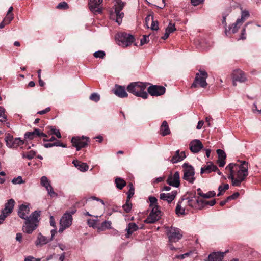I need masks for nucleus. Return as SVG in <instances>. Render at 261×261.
<instances>
[{"instance_id":"obj_48","label":"nucleus","mask_w":261,"mask_h":261,"mask_svg":"<svg viewBox=\"0 0 261 261\" xmlns=\"http://www.w3.org/2000/svg\"><path fill=\"white\" fill-rule=\"evenodd\" d=\"M36 154V152L34 151L31 150L29 152H28L26 154H23V157L26 158L28 159L29 160H31L33 159L35 155Z\"/></svg>"},{"instance_id":"obj_17","label":"nucleus","mask_w":261,"mask_h":261,"mask_svg":"<svg viewBox=\"0 0 261 261\" xmlns=\"http://www.w3.org/2000/svg\"><path fill=\"white\" fill-rule=\"evenodd\" d=\"M15 204V201L13 199H9L5 204V208L2 211V214L8 217L13 211Z\"/></svg>"},{"instance_id":"obj_59","label":"nucleus","mask_w":261,"mask_h":261,"mask_svg":"<svg viewBox=\"0 0 261 261\" xmlns=\"http://www.w3.org/2000/svg\"><path fill=\"white\" fill-rule=\"evenodd\" d=\"M50 224L51 226L56 227V222L53 216H50Z\"/></svg>"},{"instance_id":"obj_30","label":"nucleus","mask_w":261,"mask_h":261,"mask_svg":"<svg viewBox=\"0 0 261 261\" xmlns=\"http://www.w3.org/2000/svg\"><path fill=\"white\" fill-rule=\"evenodd\" d=\"M111 221H105L101 223L100 226L97 227V229L99 231H103L106 229H110L111 228Z\"/></svg>"},{"instance_id":"obj_3","label":"nucleus","mask_w":261,"mask_h":261,"mask_svg":"<svg viewBox=\"0 0 261 261\" xmlns=\"http://www.w3.org/2000/svg\"><path fill=\"white\" fill-rule=\"evenodd\" d=\"M150 85L149 83H143L137 82L131 83L128 85L127 90L137 97H140L143 99H146L148 97L147 93L145 91L146 87Z\"/></svg>"},{"instance_id":"obj_40","label":"nucleus","mask_w":261,"mask_h":261,"mask_svg":"<svg viewBox=\"0 0 261 261\" xmlns=\"http://www.w3.org/2000/svg\"><path fill=\"white\" fill-rule=\"evenodd\" d=\"M116 16V21L119 24L122 22V19L124 17V13L121 12H115Z\"/></svg>"},{"instance_id":"obj_1","label":"nucleus","mask_w":261,"mask_h":261,"mask_svg":"<svg viewBox=\"0 0 261 261\" xmlns=\"http://www.w3.org/2000/svg\"><path fill=\"white\" fill-rule=\"evenodd\" d=\"M248 163L246 161H241V164L238 165L231 163L228 165L225 169L230 172L228 178L231 179L233 186H239L248 174Z\"/></svg>"},{"instance_id":"obj_34","label":"nucleus","mask_w":261,"mask_h":261,"mask_svg":"<svg viewBox=\"0 0 261 261\" xmlns=\"http://www.w3.org/2000/svg\"><path fill=\"white\" fill-rule=\"evenodd\" d=\"M117 5L115 6V12H121L124 7V3L121 0H116Z\"/></svg>"},{"instance_id":"obj_35","label":"nucleus","mask_w":261,"mask_h":261,"mask_svg":"<svg viewBox=\"0 0 261 261\" xmlns=\"http://www.w3.org/2000/svg\"><path fill=\"white\" fill-rule=\"evenodd\" d=\"M117 5L115 6V12H121L124 7V3L121 0H116Z\"/></svg>"},{"instance_id":"obj_28","label":"nucleus","mask_w":261,"mask_h":261,"mask_svg":"<svg viewBox=\"0 0 261 261\" xmlns=\"http://www.w3.org/2000/svg\"><path fill=\"white\" fill-rule=\"evenodd\" d=\"M182 154H184V156L180 154V151L178 150L176 151L175 154L172 157L171 161L173 163H176L178 162L182 161L186 158L185 153L184 151H182Z\"/></svg>"},{"instance_id":"obj_62","label":"nucleus","mask_w":261,"mask_h":261,"mask_svg":"<svg viewBox=\"0 0 261 261\" xmlns=\"http://www.w3.org/2000/svg\"><path fill=\"white\" fill-rule=\"evenodd\" d=\"M218 163L220 167H223L225 164V160H218Z\"/></svg>"},{"instance_id":"obj_18","label":"nucleus","mask_w":261,"mask_h":261,"mask_svg":"<svg viewBox=\"0 0 261 261\" xmlns=\"http://www.w3.org/2000/svg\"><path fill=\"white\" fill-rule=\"evenodd\" d=\"M71 142L73 146L75 147L76 150H80L82 148L85 147L87 145V142L82 140L80 137H73L71 139Z\"/></svg>"},{"instance_id":"obj_33","label":"nucleus","mask_w":261,"mask_h":261,"mask_svg":"<svg viewBox=\"0 0 261 261\" xmlns=\"http://www.w3.org/2000/svg\"><path fill=\"white\" fill-rule=\"evenodd\" d=\"M182 202L181 201H179L178 203L177 204L175 212L177 215H183L185 214V209L181 207V203Z\"/></svg>"},{"instance_id":"obj_60","label":"nucleus","mask_w":261,"mask_h":261,"mask_svg":"<svg viewBox=\"0 0 261 261\" xmlns=\"http://www.w3.org/2000/svg\"><path fill=\"white\" fill-rule=\"evenodd\" d=\"M55 145L56 146H61L62 147H66L67 145L66 144L61 143L59 141L55 142Z\"/></svg>"},{"instance_id":"obj_32","label":"nucleus","mask_w":261,"mask_h":261,"mask_svg":"<svg viewBox=\"0 0 261 261\" xmlns=\"http://www.w3.org/2000/svg\"><path fill=\"white\" fill-rule=\"evenodd\" d=\"M216 193L214 191H209L206 194L203 193H200L199 196L202 197L203 198H210L215 197Z\"/></svg>"},{"instance_id":"obj_7","label":"nucleus","mask_w":261,"mask_h":261,"mask_svg":"<svg viewBox=\"0 0 261 261\" xmlns=\"http://www.w3.org/2000/svg\"><path fill=\"white\" fill-rule=\"evenodd\" d=\"M167 236L170 243H175L180 240L183 234L180 229L171 227L167 232Z\"/></svg>"},{"instance_id":"obj_49","label":"nucleus","mask_w":261,"mask_h":261,"mask_svg":"<svg viewBox=\"0 0 261 261\" xmlns=\"http://www.w3.org/2000/svg\"><path fill=\"white\" fill-rule=\"evenodd\" d=\"M176 28L174 24H172L171 23H169L168 27L166 28V30L167 33L169 34L173 32L176 30Z\"/></svg>"},{"instance_id":"obj_39","label":"nucleus","mask_w":261,"mask_h":261,"mask_svg":"<svg viewBox=\"0 0 261 261\" xmlns=\"http://www.w3.org/2000/svg\"><path fill=\"white\" fill-rule=\"evenodd\" d=\"M128 186L129 187V190L127 193V199H129L130 200L131 197L133 196L135 192V189L133 187L132 183H129L128 185Z\"/></svg>"},{"instance_id":"obj_19","label":"nucleus","mask_w":261,"mask_h":261,"mask_svg":"<svg viewBox=\"0 0 261 261\" xmlns=\"http://www.w3.org/2000/svg\"><path fill=\"white\" fill-rule=\"evenodd\" d=\"M177 194L176 191H173L167 194L161 193L160 195V198L161 200L167 201L170 203L175 198Z\"/></svg>"},{"instance_id":"obj_16","label":"nucleus","mask_w":261,"mask_h":261,"mask_svg":"<svg viewBox=\"0 0 261 261\" xmlns=\"http://www.w3.org/2000/svg\"><path fill=\"white\" fill-rule=\"evenodd\" d=\"M36 136L46 137L47 135L38 128H35L33 132H27L24 134V138L25 139L31 140L34 139Z\"/></svg>"},{"instance_id":"obj_25","label":"nucleus","mask_w":261,"mask_h":261,"mask_svg":"<svg viewBox=\"0 0 261 261\" xmlns=\"http://www.w3.org/2000/svg\"><path fill=\"white\" fill-rule=\"evenodd\" d=\"M49 241H50L49 239L43 236L41 233H39L37 237V239L35 242V245L37 246H41L47 244Z\"/></svg>"},{"instance_id":"obj_36","label":"nucleus","mask_w":261,"mask_h":261,"mask_svg":"<svg viewBox=\"0 0 261 261\" xmlns=\"http://www.w3.org/2000/svg\"><path fill=\"white\" fill-rule=\"evenodd\" d=\"M150 202L149 207L152 208L153 207L159 206L157 203V199L155 197L150 196L148 198Z\"/></svg>"},{"instance_id":"obj_58","label":"nucleus","mask_w":261,"mask_h":261,"mask_svg":"<svg viewBox=\"0 0 261 261\" xmlns=\"http://www.w3.org/2000/svg\"><path fill=\"white\" fill-rule=\"evenodd\" d=\"M188 205L189 206H190L191 207H194L195 206V204L197 203H196V200H193L192 199H190V200H189L188 201Z\"/></svg>"},{"instance_id":"obj_2","label":"nucleus","mask_w":261,"mask_h":261,"mask_svg":"<svg viewBox=\"0 0 261 261\" xmlns=\"http://www.w3.org/2000/svg\"><path fill=\"white\" fill-rule=\"evenodd\" d=\"M29 211L28 205L21 204L19 206L18 212L19 216L25 220L23 230L24 232L28 234L31 233L36 228L39 222L38 218L40 216V211H35L29 217H28L27 215Z\"/></svg>"},{"instance_id":"obj_4","label":"nucleus","mask_w":261,"mask_h":261,"mask_svg":"<svg viewBox=\"0 0 261 261\" xmlns=\"http://www.w3.org/2000/svg\"><path fill=\"white\" fill-rule=\"evenodd\" d=\"M208 77V74L205 71L199 70V72L197 73L195 79L191 85V88H197L200 87L205 88L207 85L206 79Z\"/></svg>"},{"instance_id":"obj_31","label":"nucleus","mask_w":261,"mask_h":261,"mask_svg":"<svg viewBox=\"0 0 261 261\" xmlns=\"http://www.w3.org/2000/svg\"><path fill=\"white\" fill-rule=\"evenodd\" d=\"M45 188L46 191H47L48 195L51 197H55L57 196V195H58L57 194L54 192L53 188L52 186H51L50 184H48V186H45Z\"/></svg>"},{"instance_id":"obj_10","label":"nucleus","mask_w":261,"mask_h":261,"mask_svg":"<svg viewBox=\"0 0 261 261\" xmlns=\"http://www.w3.org/2000/svg\"><path fill=\"white\" fill-rule=\"evenodd\" d=\"M149 216L144 220V223L148 224L154 223L160 219L161 211L159 206L153 207Z\"/></svg>"},{"instance_id":"obj_57","label":"nucleus","mask_w":261,"mask_h":261,"mask_svg":"<svg viewBox=\"0 0 261 261\" xmlns=\"http://www.w3.org/2000/svg\"><path fill=\"white\" fill-rule=\"evenodd\" d=\"M50 108L49 107H47L43 110L38 111L37 112V114H39L40 115H43V114H44L48 112L49 111H50Z\"/></svg>"},{"instance_id":"obj_11","label":"nucleus","mask_w":261,"mask_h":261,"mask_svg":"<svg viewBox=\"0 0 261 261\" xmlns=\"http://www.w3.org/2000/svg\"><path fill=\"white\" fill-rule=\"evenodd\" d=\"M166 89L163 86L151 85L147 88L148 93L152 96H159L165 93Z\"/></svg>"},{"instance_id":"obj_44","label":"nucleus","mask_w":261,"mask_h":261,"mask_svg":"<svg viewBox=\"0 0 261 261\" xmlns=\"http://www.w3.org/2000/svg\"><path fill=\"white\" fill-rule=\"evenodd\" d=\"M40 184L41 186L45 187V186H48V184H50V183L47 178L46 176H43L41 178Z\"/></svg>"},{"instance_id":"obj_21","label":"nucleus","mask_w":261,"mask_h":261,"mask_svg":"<svg viewBox=\"0 0 261 261\" xmlns=\"http://www.w3.org/2000/svg\"><path fill=\"white\" fill-rule=\"evenodd\" d=\"M218 170V167L215 165L212 162H209L207 165L202 167L200 170V173H211L212 171H216Z\"/></svg>"},{"instance_id":"obj_53","label":"nucleus","mask_w":261,"mask_h":261,"mask_svg":"<svg viewBox=\"0 0 261 261\" xmlns=\"http://www.w3.org/2000/svg\"><path fill=\"white\" fill-rule=\"evenodd\" d=\"M151 29L152 30H158L159 29V24L157 21H154L153 20L152 21L151 27Z\"/></svg>"},{"instance_id":"obj_52","label":"nucleus","mask_w":261,"mask_h":261,"mask_svg":"<svg viewBox=\"0 0 261 261\" xmlns=\"http://www.w3.org/2000/svg\"><path fill=\"white\" fill-rule=\"evenodd\" d=\"M149 36V35H143V38L140 40V45H143L147 43L148 42Z\"/></svg>"},{"instance_id":"obj_63","label":"nucleus","mask_w":261,"mask_h":261,"mask_svg":"<svg viewBox=\"0 0 261 261\" xmlns=\"http://www.w3.org/2000/svg\"><path fill=\"white\" fill-rule=\"evenodd\" d=\"M245 28H244L242 31H241V36H240V39H246V37H245Z\"/></svg>"},{"instance_id":"obj_54","label":"nucleus","mask_w":261,"mask_h":261,"mask_svg":"<svg viewBox=\"0 0 261 261\" xmlns=\"http://www.w3.org/2000/svg\"><path fill=\"white\" fill-rule=\"evenodd\" d=\"M51 130L52 132V134L56 135L57 137L58 138H61V135L59 130H56L55 128H52Z\"/></svg>"},{"instance_id":"obj_43","label":"nucleus","mask_w":261,"mask_h":261,"mask_svg":"<svg viewBox=\"0 0 261 261\" xmlns=\"http://www.w3.org/2000/svg\"><path fill=\"white\" fill-rule=\"evenodd\" d=\"M217 153L218 155L219 159L218 160H225L226 158V155L225 152L220 149H218L217 150Z\"/></svg>"},{"instance_id":"obj_14","label":"nucleus","mask_w":261,"mask_h":261,"mask_svg":"<svg viewBox=\"0 0 261 261\" xmlns=\"http://www.w3.org/2000/svg\"><path fill=\"white\" fill-rule=\"evenodd\" d=\"M249 16V13L248 11L244 10L242 12L241 18L238 19L236 23L233 24L234 26L232 29V32L233 34L238 31L240 26L244 22L245 18L248 17Z\"/></svg>"},{"instance_id":"obj_46","label":"nucleus","mask_w":261,"mask_h":261,"mask_svg":"<svg viewBox=\"0 0 261 261\" xmlns=\"http://www.w3.org/2000/svg\"><path fill=\"white\" fill-rule=\"evenodd\" d=\"M97 220L94 219H88L87 220V224L89 227H92L93 228H97L96 223Z\"/></svg>"},{"instance_id":"obj_45","label":"nucleus","mask_w":261,"mask_h":261,"mask_svg":"<svg viewBox=\"0 0 261 261\" xmlns=\"http://www.w3.org/2000/svg\"><path fill=\"white\" fill-rule=\"evenodd\" d=\"M93 55L96 58H99L100 59H103L105 56V53L103 51L99 50L95 52Z\"/></svg>"},{"instance_id":"obj_41","label":"nucleus","mask_w":261,"mask_h":261,"mask_svg":"<svg viewBox=\"0 0 261 261\" xmlns=\"http://www.w3.org/2000/svg\"><path fill=\"white\" fill-rule=\"evenodd\" d=\"M90 99L95 102H97L100 98V95L97 93H92L89 97Z\"/></svg>"},{"instance_id":"obj_42","label":"nucleus","mask_w":261,"mask_h":261,"mask_svg":"<svg viewBox=\"0 0 261 261\" xmlns=\"http://www.w3.org/2000/svg\"><path fill=\"white\" fill-rule=\"evenodd\" d=\"M79 170L82 172H85L88 170L89 166L85 163H81L80 165L76 167Z\"/></svg>"},{"instance_id":"obj_37","label":"nucleus","mask_w":261,"mask_h":261,"mask_svg":"<svg viewBox=\"0 0 261 261\" xmlns=\"http://www.w3.org/2000/svg\"><path fill=\"white\" fill-rule=\"evenodd\" d=\"M132 204L129 199H127L126 203L123 205V208L124 211L126 213H129L132 209Z\"/></svg>"},{"instance_id":"obj_61","label":"nucleus","mask_w":261,"mask_h":261,"mask_svg":"<svg viewBox=\"0 0 261 261\" xmlns=\"http://www.w3.org/2000/svg\"><path fill=\"white\" fill-rule=\"evenodd\" d=\"M189 255V253H185L184 254L176 255V257L177 258H178V259H182L185 258L186 257H187V256H188Z\"/></svg>"},{"instance_id":"obj_8","label":"nucleus","mask_w":261,"mask_h":261,"mask_svg":"<svg viewBox=\"0 0 261 261\" xmlns=\"http://www.w3.org/2000/svg\"><path fill=\"white\" fill-rule=\"evenodd\" d=\"M5 140L6 145L9 148H16L24 143V140H21L20 138H14L13 136L10 134L6 135Z\"/></svg>"},{"instance_id":"obj_13","label":"nucleus","mask_w":261,"mask_h":261,"mask_svg":"<svg viewBox=\"0 0 261 261\" xmlns=\"http://www.w3.org/2000/svg\"><path fill=\"white\" fill-rule=\"evenodd\" d=\"M102 0H89V8L91 12L94 14L100 13L101 12V8L100 4Z\"/></svg>"},{"instance_id":"obj_15","label":"nucleus","mask_w":261,"mask_h":261,"mask_svg":"<svg viewBox=\"0 0 261 261\" xmlns=\"http://www.w3.org/2000/svg\"><path fill=\"white\" fill-rule=\"evenodd\" d=\"M189 148L192 152L196 153L203 148V145L199 140L195 139L190 143Z\"/></svg>"},{"instance_id":"obj_56","label":"nucleus","mask_w":261,"mask_h":261,"mask_svg":"<svg viewBox=\"0 0 261 261\" xmlns=\"http://www.w3.org/2000/svg\"><path fill=\"white\" fill-rule=\"evenodd\" d=\"M203 1L204 0H191V3L193 6H197Z\"/></svg>"},{"instance_id":"obj_24","label":"nucleus","mask_w":261,"mask_h":261,"mask_svg":"<svg viewBox=\"0 0 261 261\" xmlns=\"http://www.w3.org/2000/svg\"><path fill=\"white\" fill-rule=\"evenodd\" d=\"M196 201L200 210L203 208L206 205L213 206L216 203V200L215 199L211 201H206L203 199H197Z\"/></svg>"},{"instance_id":"obj_12","label":"nucleus","mask_w":261,"mask_h":261,"mask_svg":"<svg viewBox=\"0 0 261 261\" xmlns=\"http://www.w3.org/2000/svg\"><path fill=\"white\" fill-rule=\"evenodd\" d=\"M166 181L170 186L176 188L179 187L180 184L179 172L176 171L173 175L172 174H170Z\"/></svg>"},{"instance_id":"obj_47","label":"nucleus","mask_w":261,"mask_h":261,"mask_svg":"<svg viewBox=\"0 0 261 261\" xmlns=\"http://www.w3.org/2000/svg\"><path fill=\"white\" fill-rule=\"evenodd\" d=\"M12 182L13 184H21L24 183V181L23 180L22 177L19 176L17 178H14L12 179Z\"/></svg>"},{"instance_id":"obj_51","label":"nucleus","mask_w":261,"mask_h":261,"mask_svg":"<svg viewBox=\"0 0 261 261\" xmlns=\"http://www.w3.org/2000/svg\"><path fill=\"white\" fill-rule=\"evenodd\" d=\"M14 16L13 15H8L7 14L6 17L4 19V21H5L6 24H9L10 22L13 19Z\"/></svg>"},{"instance_id":"obj_20","label":"nucleus","mask_w":261,"mask_h":261,"mask_svg":"<svg viewBox=\"0 0 261 261\" xmlns=\"http://www.w3.org/2000/svg\"><path fill=\"white\" fill-rule=\"evenodd\" d=\"M113 92L116 95L120 98L127 97L128 96L125 87L122 86L116 85Z\"/></svg>"},{"instance_id":"obj_5","label":"nucleus","mask_w":261,"mask_h":261,"mask_svg":"<svg viewBox=\"0 0 261 261\" xmlns=\"http://www.w3.org/2000/svg\"><path fill=\"white\" fill-rule=\"evenodd\" d=\"M116 39L119 45L122 47H127L130 45L135 40L133 35L125 32H120L117 34Z\"/></svg>"},{"instance_id":"obj_26","label":"nucleus","mask_w":261,"mask_h":261,"mask_svg":"<svg viewBox=\"0 0 261 261\" xmlns=\"http://www.w3.org/2000/svg\"><path fill=\"white\" fill-rule=\"evenodd\" d=\"M138 226L135 223H129L126 228V231L127 234H126V238H128L129 236L135 231L138 229Z\"/></svg>"},{"instance_id":"obj_50","label":"nucleus","mask_w":261,"mask_h":261,"mask_svg":"<svg viewBox=\"0 0 261 261\" xmlns=\"http://www.w3.org/2000/svg\"><path fill=\"white\" fill-rule=\"evenodd\" d=\"M68 8V4L65 2H62L60 3L57 6V8L59 9H66Z\"/></svg>"},{"instance_id":"obj_23","label":"nucleus","mask_w":261,"mask_h":261,"mask_svg":"<svg viewBox=\"0 0 261 261\" xmlns=\"http://www.w3.org/2000/svg\"><path fill=\"white\" fill-rule=\"evenodd\" d=\"M233 79L234 80V81L240 82H244L246 80L244 72L239 69L233 71Z\"/></svg>"},{"instance_id":"obj_9","label":"nucleus","mask_w":261,"mask_h":261,"mask_svg":"<svg viewBox=\"0 0 261 261\" xmlns=\"http://www.w3.org/2000/svg\"><path fill=\"white\" fill-rule=\"evenodd\" d=\"M72 216L68 212H66L61 217L60 221V228L59 231L62 232L65 229L69 227L72 222Z\"/></svg>"},{"instance_id":"obj_6","label":"nucleus","mask_w":261,"mask_h":261,"mask_svg":"<svg viewBox=\"0 0 261 261\" xmlns=\"http://www.w3.org/2000/svg\"><path fill=\"white\" fill-rule=\"evenodd\" d=\"M184 176L183 179L193 184L195 181V171L193 166L189 165L188 163H184L182 165Z\"/></svg>"},{"instance_id":"obj_55","label":"nucleus","mask_w":261,"mask_h":261,"mask_svg":"<svg viewBox=\"0 0 261 261\" xmlns=\"http://www.w3.org/2000/svg\"><path fill=\"white\" fill-rule=\"evenodd\" d=\"M24 261H40V259L35 258L32 256H29L24 259Z\"/></svg>"},{"instance_id":"obj_27","label":"nucleus","mask_w":261,"mask_h":261,"mask_svg":"<svg viewBox=\"0 0 261 261\" xmlns=\"http://www.w3.org/2000/svg\"><path fill=\"white\" fill-rule=\"evenodd\" d=\"M160 134L163 136H165L170 134V130L166 121H164L160 127Z\"/></svg>"},{"instance_id":"obj_64","label":"nucleus","mask_w":261,"mask_h":261,"mask_svg":"<svg viewBox=\"0 0 261 261\" xmlns=\"http://www.w3.org/2000/svg\"><path fill=\"white\" fill-rule=\"evenodd\" d=\"M7 217L5 214L1 213L0 215V225L2 224Z\"/></svg>"},{"instance_id":"obj_38","label":"nucleus","mask_w":261,"mask_h":261,"mask_svg":"<svg viewBox=\"0 0 261 261\" xmlns=\"http://www.w3.org/2000/svg\"><path fill=\"white\" fill-rule=\"evenodd\" d=\"M5 112V109L2 107H0V121L2 122H5L7 120V116Z\"/></svg>"},{"instance_id":"obj_29","label":"nucleus","mask_w":261,"mask_h":261,"mask_svg":"<svg viewBox=\"0 0 261 261\" xmlns=\"http://www.w3.org/2000/svg\"><path fill=\"white\" fill-rule=\"evenodd\" d=\"M115 182L117 188L120 190L122 189L123 187H124L126 185L125 181L120 177L116 178L115 179Z\"/></svg>"},{"instance_id":"obj_22","label":"nucleus","mask_w":261,"mask_h":261,"mask_svg":"<svg viewBox=\"0 0 261 261\" xmlns=\"http://www.w3.org/2000/svg\"><path fill=\"white\" fill-rule=\"evenodd\" d=\"M224 254V252H213L208 255L207 261H221Z\"/></svg>"}]
</instances>
